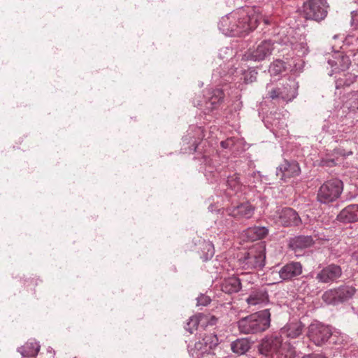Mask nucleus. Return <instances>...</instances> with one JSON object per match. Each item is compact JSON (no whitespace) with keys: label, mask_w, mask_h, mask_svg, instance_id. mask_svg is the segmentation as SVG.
Returning a JSON list of instances; mask_svg holds the SVG:
<instances>
[{"label":"nucleus","mask_w":358,"mask_h":358,"mask_svg":"<svg viewBox=\"0 0 358 358\" xmlns=\"http://www.w3.org/2000/svg\"><path fill=\"white\" fill-rule=\"evenodd\" d=\"M343 189V182L339 179H331L323 183L317 191V199L321 203H329L336 201Z\"/></svg>","instance_id":"6e6552de"},{"label":"nucleus","mask_w":358,"mask_h":358,"mask_svg":"<svg viewBox=\"0 0 358 358\" xmlns=\"http://www.w3.org/2000/svg\"><path fill=\"white\" fill-rule=\"evenodd\" d=\"M292 48L296 52L299 56H304L308 52V47L304 38H300L299 41L291 42Z\"/></svg>","instance_id":"c756f323"},{"label":"nucleus","mask_w":358,"mask_h":358,"mask_svg":"<svg viewBox=\"0 0 358 358\" xmlns=\"http://www.w3.org/2000/svg\"><path fill=\"white\" fill-rule=\"evenodd\" d=\"M303 8L307 19L320 21L327 14V6L323 0H308L304 3Z\"/></svg>","instance_id":"f8f14e48"},{"label":"nucleus","mask_w":358,"mask_h":358,"mask_svg":"<svg viewBox=\"0 0 358 358\" xmlns=\"http://www.w3.org/2000/svg\"><path fill=\"white\" fill-rule=\"evenodd\" d=\"M301 173L299 164L296 161L284 160L276 169V176L280 180L286 182L287 179Z\"/></svg>","instance_id":"2eb2a0df"},{"label":"nucleus","mask_w":358,"mask_h":358,"mask_svg":"<svg viewBox=\"0 0 358 358\" xmlns=\"http://www.w3.org/2000/svg\"><path fill=\"white\" fill-rule=\"evenodd\" d=\"M229 215L237 218L249 219L255 213V207L249 202H245L227 209Z\"/></svg>","instance_id":"aec40b11"},{"label":"nucleus","mask_w":358,"mask_h":358,"mask_svg":"<svg viewBox=\"0 0 358 358\" xmlns=\"http://www.w3.org/2000/svg\"><path fill=\"white\" fill-rule=\"evenodd\" d=\"M303 358H327V357H325L322 355L310 354V355H307L303 357Z\"/></svg>","instance_id":"ea45409f"},{"label":"nucleus","mask_w":358,"mask_h":358,"mask_svg":"<svg viewBox=\"0 0 358 358\" xmlns=\"http://www.w3.org/2000/svg\"><path fill=\"white\" fill-rule=\"evenodd\" d=\"M313 243V240L310 236H299L290 241L289 246L294 251L310 247Z\"/></svg>","instance_id":"a878e982"},{"label":"nucleus","mask_w":358,"mask_h":358,"mask_svg":"<svg viewBox=\"0 0 358 358\" xmlns=\"http://www.w3.org/2000/svg\"><path fill=\"white\" fill-rule=\"evenodd\" d=\"M261 355L268 358H292L294 350L287 341H283L278 334L264 338L259 345Z\"/></svg>","instance_id":"f03ea898"},{"label":"nucleus","mask_w":358,"mask_h":358,"mask_svg":"<svg viewBox=\"0 0 358 358\" xmlns=\"http://www.w3.org/2000/svg\"><path fill=\"white\" fill-rule=\"evenodd\" d=\"M217 345L218 338L215 334H206L193 346L188 345V352L192 358H220L214 352Z\"/></svg>","instance_id":"423d86ee"},{"label":"nucleus","mask_w":358,"mask_h":358,"mask_svg":"<svg viewBox=\"0 0 358 358\" xmlns=\"http://www.w3.org/2000/svg\"><path fill=\"white\" fill-rule=\"evenodd\" d=\"M250 348V343L246 338H239L231 343V349L237 355H243Z\"/></svg>","instance_id":"cd10ccee"},{"label":"nucleus","mask_w":358,"mask_h":358,"mask_svg":"<svg viewBox=\"0 0 358 358\" xmlns=\"http://www.w3.org/2000/svg\"><path fill=\"white\" fill-rule=\"evenodd\" d=\"M193 145H194V148L192 149L194 151H196V148H197V143H196V141H194L193 143Z\"/></svg>","instance_id":"37998d69"},{"label":"nucleus","mask_w":358,"mask_h":358,"mask_svg":"<svg viewBox=\"0 0 358 358\" xmlns=\"http://www.w3.org/2000/svg\"><path fill=\"white\" fill-rule=\"evenodd\" d=\"M199 325V319L196 317H191L185 326V329L192 334L193 331L197 328Z\"/></svg>","instance_id":"e433bc0d"},{"label":"nucleus","mask_w":358,"mask_h":358,"mask_svg":"<svg viewBox=\"0 0 358 358\" xmlns=\"http://www.w3.org/2000/svg\"><path fill=\"white\" fill-rule=\"evenodd\" d=\"M275 222L283 227L298 226L301 220L296 211L291 208H283L276 210L273 215Z\"/></svg>","instance_id":"4468645a"},{"label":"nucleus","mask_w":358,"mask_h":358,"mask_svg":"<svg viewBox=\"0 0 358 358\" xmlns=\"http://www.w3.org/2000/svg\"><path fill=\"white\" fill-rule=\"evenodd\" d=\"M331 336V331L328 326L320 322L312 323L308 327V336L316 345H322Z\"/></svg>","instance_id":"ddd939ff"},{"label":"nucleus","mask_w":358,"mask_h":358,"mask_svg":"<svg viewBox=\"0 0 358 358\" xmlns=\"http://www.w3.org/2000/svg\"><path fill=\"white\" fill-rule=\"evenodd\" d=\"M257 72L255 69H248L247 71L240 69L238 67L230 69L227 73L222 76L221 72L217 70H213V79L215 83L219 84H224L227 83H231L236 80V78L241 76L240 80H243V83L248 84L254 82L256 80Z\"/></svg>","instance_id":"0eeeda50"},{"label":"nucleus","mask_w":358,"mask_h":358,"mask_svg":"<svg viewBox=\"0 0 358 358\" xmlns=\"http://www.w3.org/2000/svg\"><path fill=\"white\" fill-rule=\"evenodd\" d=\"M54 350L52 348H49L47 350V358H54Z\"/></svg>","instance_id":"a19ab883"},{"label":"nucleus","mask_w":358,"mask_h":358,"mask_svg":"<svg viewBox=\"0 0 358 358\" xmlns=\"http://www.w3.org/2000/svg\"><path fill=\"white\" fill-rule=\"evenodd\" d=\"M303 267L300 262H291L280 268L278 271L282 281H289L302 273Z\"/></svg>","instance_id":"6ab92c4d"},{"label":"nucleus","mask_w":358,"mask_h":358,"mask_svg":"<svg viewBox=\"0 0 358 358\" xmlns=\"http://www.w3.org/2000/svg\"><path fill=\"white\" fill-rule=\"evenodd\" d=\"M268 233V229L265 227L255 226L247 229L246 234L252 241L262 239Z\"/></svg>","instance_id":"c85d7f7f"},{"label":"nucleus","mask_w":358,"mask_h":358,"mask_svg":"<svg viewBox=\"0 0 358 358\" xmlns=\"http://www.w3.org/2000/svg\"><path fill=\"white\" fill-rule=\"evenodd\" d=\"M356 79V76L351 73L343 74V77L340 76L336 80V87L337 89L343 86H350Z\"/></svg>","instance_id":"7c9ffc66"},{"label":"nucleus","mask_w":358,"mask_h":358,"mask_svg":"<svg viewBox=\"0 0 358 358\" xmlns=\"http://www.w3.org/2000/svg\"><path fill=\"white\" fill-rule=\"evenodd\" d=\"M342 275L341 268L336 264L324 267L316 275V280L322 283H331L338 279Z\"/></svg>","instance_id":"dca6fc26"},{"label":"nucleus","mask_w":358,"mask_h":358,"mask_svg":"<svg viewBox=\"0 0 358 358\" xmlns=\"http://www.w3.org/2000/svg\"><path fill=\"white\" fill-rule=\"evenodd\" d=\"M227 185L229 189L232 192H238L241 189L242 184L240 181V178L237 173L228 176L227 180Z\"/></svg>","instance_id":"2f4dec72"},{"label":"nucleus","mask_w":358,"mask_h":358,"mask_svg":"<svg viewBox=\"0 0 358 358\" xmlns=\"http://www.w3.org/2000/svg\"><path fill=\"white\" fill-rule=\"evenodd\" d=\"M264 23H265V24H270V22H269L268 19H267V18H264Z\"/></svg>","instance_id":"c03bdc74"},{"label":"nucleus","mask_w":358,"mask_h":358,"mask_svg":"<svg viewBox=\"0 0 358 358\" xmlns=\"http://www.w3.org/2000/svg\"><path fill=\"white\" fill-rule=\"evenodd\" d=\"M220 286L222 291L227 294L236 293L241 289V280L236 276H231L225 278Z\"/></svg>","instance_id":"b1692460"},{"label":"nucleus","mask_w":358,"mask_h":358,"mask_svg":"<svg viewBox=\"0 0 358 358\" xmlns=\"http://www.w3.org/2000/svg\"><path fill=\"white\" fill-rule=\"evenodd\" d=\"M284 62L281 60L273 62L269 66L268 71L271 76H277L285 71Z\"/></svg>","instance_id":"473e14b6"},{"label":"nucleus","mask_w":358,"mask_h":358,"mask_svg":"<svg viewBox=\"0 0 358 358\" xmlns=\"http://www.w3.org/2000/svg\"><path fill=\"white\" fill-rule=\"evenodd\" d=\"M203 249L206 250V253L203 255L201 257V258L204 261H208V259H211L214 255L215 250L213 245L211 243H205Z\"/></svg>","instance_id":"f704fd0d"},{"label":"nucleus","mask_w":358,"mask_h":358,"mask_svg":"<svg viewBox=\"0 0 358 358\" xmlns=\"http://www.w3.org/2000/svg\"><path fill=\"white\" fill-rule=\"evenodd\" d=\"M303 329V325L301 322H290L282 327L278 334L283 341L285 338H296L302 334Z\"/></svg>","instance_id":"4be33fe9"},{"label":"nucleus","mask_w":358,"mask_h":358,"mask_svg":"<svg viewBox=\"0 0 358 358\" xmlns=\"http://www.w3.org/2000/svg\"><path fill=\"white\" fill-rule=\"evenodd\" d=\"M327 62L331 68L333 69L329 73L331 76L334 73L345 71L351 64L350 57L339 52L332 55V58H329Z\"/></svg>","instance_id":"a211bd4d"},{"label":"nucleus","mask_w":358,"mask_h":358,"mask_svg":"<svg viewBox=\"0 0 358 358\" xmlns=\"http://www.w3.org/2000/svg\"><path fill=\"white\" fill-rule=\"evenodd\" d=\"M236 52L231 47L222 48L219 50V58L220 59L226 60L223 62V64H220V67L215 70H219L222 75L227 73L230 69L235 68V62L236 59L234 58Z\"/></svg>","instance_id":"f3484780"},{"label":"nucleus","mask_w":358,"mask_h":358,"mask_svg":"<svg viewBox=\"0 0 358 358\" xmlns=\"http://www.w3.org/2000/svg\"><path fill=\"white\" fill-rule=\"evenodd\" d=\"M270 311L264 309L241 319L238 322V327L243 334H258L266 331L270 327Z\"/></svg>","instance_id":"7ed1b4c3"},{"label":"nucleus","mask_w":358,"mask_h":358,"mask_svg":"<svg viewBox=\"0 0 358 358\" xmlns=\"http://www.w3.org/2000/svg\"><path fill=\"white\" fill-rule=\"evenodd\" d=\"M338 220L343 222H355L358 221V204L349 205L338 215Z\"/></svg>","instance_id":"5701e85b"},{"label":"nucleus","mask_w":358,"mask_h":358,"mask_svg":"<svg viewBox=\"0 0 358 358\" xmlns=\"http://www.w3.org/2000/svg\"><path fill=\"white\" fill-rule=\"evenodd\" d=\"M266 246L258 243L238 259V265L245 270H260L265 266Z\"/></svg>","instance_id":"20e7f679"},{"label":"nucleus","mask_w":358,"mask_h":358,"mask_svg":"<svg viewBox=\"0 0 358 358\" xmlns=\"http://www.w3.org/2000/svg\"><path fill=\"white\" fill-rule=\"evenodd\" d=\"M298 88V82L294 78H289L282 80L275 87L267 85V96L273 100H282L287 103L296 97Z\"/></svg>","instance_id":"39448f33"},{"label":"nucleus","mask_w":358,"mask_h":358,"mask_svg":"<svg viewBox=\"0 0 358 358\" xmlns=\"http://www.w3.org/2000/svg\"><path fill=\"white\" fill-rule=\"evenodd\" d=\"M76 358V357H75Z\"/></svg>","instance_id":"a18cd8bd"},{"label":"nucleus","mask_w":358,"mask_h":358,"mask_svg":"<svg viewBox=\"0 0 358 358\" xmlns=\"http://www.w3.org/2000/svg\"><path fill=\"white\" fill-rule=\"evenodd\" d=\"M203 158L206 165L205 176L208 181L213 182L214 180H217L220 176V169L215 164L214 161L215 159H210L206 156H204Z\"/></svg>","instance_id":"393cba45"},{"label":"nucleus","mask_w":358,"mask_h":358,"mask_svg":"<svg viewBox=\"0 0 358 358\" xmlns=\"http://www.w3.org/2000/svg\"><path fill=\"white\" fill-rule=\"evenodd\" d=\"M261 20L259 8L247 7L223 17L219 22V29L226 36H241L255 29Z\"/></svg>","instance_id":"f257e3e1"},{"label":"nucleus","mask_w":358,"mask_h":358,"mask_svg":"<svg viewBox=\"0 0 358 358\" xmlns=\"http://www.w3.org/2000/svg\"><path fill=\"white\" fill-rule=\"evenodd\" d=\"M197 306H207L210 302V298L205 294H200L197 298Z\"/></svg>","instance_id":"4c0bfd02"},{"label":"nucleus","mask_w":358,"mask_h":358,"mask_svg":"<svg viewBox=\"0 0 358 358\" xmlns=\"http://www.w3.org/2000/svg\"><path fill=\"white\" fill-rule=\"evenodd\" d=\"M355 292L356 289L352 286H340L326 291L322 294V299L327 304L337 305L351 299Z\"/></svg>","instance_id":"1a4fd4ad"},{"label":"nucleus","mask_w":358,"mask_h":358,"mask_svg":"<svg viewBox=\"0 0 358 358\" xmlns=\"http://www.w3.org/2000/svg\"><path fill=\"white\" fill-rule=\"evenodd\" d=\"M224 92L222 90H208L203 94V100L195 101L194 106L197 107H204V110L209 113L214 109L217 108L224 99Z\"/></svg>","instance_id":"9b49d317"},{"label":"nucleus","mask_w":358,"mask_h":358,"mask_svg":"<svg viewBox=\"0 0 358 358\" xmlns=\"http://www.w3.org/2000/svg\"><path fill=\"white\" fill-rule=\"evenodd\" d=\"M196 132H197V134H199V135H201V134H202V133H203V131H202V129H201V127H197V128H196Z\"/></svg>","instance_id":"79ce46f5"},{"label":"nucleus","mask_w":358,"mask_h":358,"mask_svg":"<svg viewBox=\"0 0 358 358\" xmlns=\"http://www.w3.org/2000/svg\"><path fill=\"white\" fill-rule=\"evenodd\" d=\"M234 139L227 138L226 141H222L220 144L223 148H231V147L234 145Z\"/></svg>","instance_id":"58836bf2"},{"label":"nucleus","mask_w":358,"mask_h":358,"mask_svg":"<svg viewBox=\"0 0 358 358\" xmlns=\"http://www.w3.org/2000/svg\"><path fill=\"white\" fill-rule=\"evenodd\" d=\"M274 50V43L271 40L261 41L254 49H249L242 56L243 61L260 62L267 59Z\"/></svg>","instance_id":"9d476101"},{"label":"nucleus","mask_w":358,"mask_h":358,"mask_svg":"<svg viewBox=\"0 0 358 358\" xmlns=\"http://www.w3.org/2000/svg\"><path fill=\"white\" fill-rule=\"evenodd\" d=\"M268 301V292L263 287L252 289L246 299V302L250 306L266 305Z\"/></svg>","instance_id":"412c9836"},{"label":"nucleus","mask_w":358,"mask_h":358,"mask_svg":"<svg viewBox=\"0 0 358 358\" xmlns=\"http://www.w3.org/2000/svg\"><path fill=\"white\" fill-rule=\"evenodd\" d=\"M280 116V113H275L274 115V118L271 122L272 125L277 129H282L286 126L285 119H281Z\"/></svg>","instance_id":"c9c22d12"},{"label":"nucleus","mask_w":358,"mask_h":358,"mask_svg":"<svg viewBox=\"0 0 358 358\" xmlns=\"http://www.w3.org/2000/svg\"><path fill=\"white\" fill-rule=\"evenodd\" d=\"M39 350V344L34 340H31L20 348L18 351L23 357H34L38 354Z\"/></svg>","instance_id":"bb28decb"},{"label":"nucleus","mask_w":358,"mask_h":358,"mask_svg":"<svg viewBox=\"0 0 358 358\" xmlns=\"http://www.w3.org/2000/svg\"><path fill=\"white\" fill-rule=\"evenodd\" d=\"M346 105L351 110H358V91L353 92L350 94Z\"/></svg>","instance_id":"72a5a7b5"}]
</instances>
